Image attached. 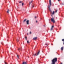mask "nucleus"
Masks as SVG:
<instances>
[{
    "mask_svg": "<svg viewBox=\"0 0 64 64\" xmlns=\"http://www.w3.org/2000/svg\"><path fill=\"white\" fill-rule=\"evenodd\" d=\"M19 50H21V49L20 48H18V50L20 52V51H19Z\"/></svg>",
    "mask_w": 64,
    "mask_h": 64,
    "instance_id": "obj_20",
    "label": "nucleus"
},
{
    "mask_svg": "<svg viewBox=\"0 0 64 64\" xmlns=\"http://www.w3.org/2000/svg\"><path fill=\"white\" fill-rule=\"evenodd\" d=\"M60 64H62V63H61Z\"/></svg>",
    "mask_w": 64,
    "mask_h": 64,
    "instance_id": "obj_34",
    "label": "nucleus"
},
{
    "mask_svg": "<svg viewBox=\"0 0 64 64\" xmlns=\"http://www.w3.org/2000/svg\"><path fill=\"white\" fill-rule=\"evenodd\" d=\"M37 18V17H36V16H35V18Z\"/></svg>",
    "mask_w": 64,
    "mask_h": 64,
    "instance_id": "obj_29",
    "label": "nucleus"
},
{
    "mask_svg": "<svg viewBox=\"0 0 64 64\" xmlns=\"http://www.w3.org/2000/svg\"><path fill=\"white\" fill-rule=\"evenodd\" d=\"M49 2L50 3V5L48 6L49 10L50 11V12L52 13V11H51V10L50 8V6H51V0H49Z\"/></svg>",
    "mask_w": 64,
    "mask_h": 64,
    "instance_id": "obj_2",
    "label": "nucleus"
},
{
    "mask_svg": "<svg viewBox=\"0 0 64 64\" xmlns=\"http://www.w3.org/2000/svg\"><path fill=\"white\" fill-rule=\"evenodd\" d=\"M51 21L52 22H53L54 23H55V20H54V18H51Z\"/></svg>",
    "mask_w": 64,
    "mask_h": 64,
    "instance_id": "obj_3",
    "label": "nucleus"
},
{
    "mask_svg": "<svg viewBox=\"0 0 64 64\" xmlns=\"http://www.w3.org/2000/svg\"><path fill=\"white\" fill-rule=\"evenodd\" d=\"M61 1V0H58V1Z\"/></svg>",
    "mask_w": 64,
    "mask_h": 64,
    "instance_id": "obj_30",
    "label": "nucleus"
},
{
    "mask_svg": "<svg viewBox=\"0 0 64 64\" xmlns=\"http://www.w3.org/2000/svg\"><path fill=\"white\" fill-rule=\"evenodd\" d=\"M17 57H18V58H19V56H18V55H17Z\"/></svg>",
    "mask_w": 64,
    "mask_h": 64,
    "instance_id": "obj_26",
    "label": "nucleus"
},
{
    "mask_svg": "<svg viewBox=\"0 0 64 64\" xmlns=\"http://www.w3.org/2000/svg\"><path fill=\"white\" fill-rule=\"evenodd\" d=\"M22 64H27V62H23Z\"/></svg>",
    "mask_w": 64,
    "mask_h": 64,
    "instance_id": "obj_9",
    "label": "nucleus"
},
{
    "mask_svg": "<svg viewBox=\"0 0 64 64\" xmlns=\"http://www.w3.org/2000/svg\"><path fill=\"white\" fill-rule=\"evenodd\" d=\"M52 64H55V62L57 61V58H54L52 60Z\"/></svg>",
    "mask_w": 64,
    "mask_h": 64,
    "instance_id": "obj_1",
    "label": "nucleus"
},
{
    "mask_svg": "<svg viewBox=\"0 0 64 64\" xmlns=\"http://www.w3.org/2000/svg\"><path fill=\"white\" fill-rule=\"evenodd\" d=\"M46 45H47V46H48V44H46Z\"/></svg>",
    "mask_w": 64,
    "mask_h": 64,
    "instance_id": "obj_27",
    "label": "nucleus"
},
{
    "mask_svg": "<svg viewBox=\"0 0 64 64\" xmlns=\"http://www.w3.org/2000/svg\"><path fill=\"white\" fill-rule=\"evenodd\" d=\"M38 21H37V20H36V23H37Z\"/></svg>",
    "mask_w": 64,
    "mask_h": 64,
    "instance_id": "obj_31",
    "label": "nucleus"
},
{
    "mask_svg": "<svg viewBox=\"0 0 64 64\" xmlns=\"http://www.w3.org/2000/svg\"><path fill=\"white\" fill-rule=\"evenodd\" d=\"M33 7H34V6H32V8H33Z\"/></svg>",
    "mask_w": 64,
    "mask_h": 64,
    "instance_id": "obj_21",
    "label": "nucleus"
},
{
    "mask_svg": "<svg viewBox=\"0 0 64 64\" xmlns=\"http://www.w3.org/2000/svg\"><path fill=\"white\" fill-rule=\"evenodd\" d=\"M26 24L27 25H29V20H28L26 21Z\"/></svg>",
    "mask_w": 64,
    "mask_h": 64,
    "instance_id": "obj_5",
    "label": "nucleus"
},
{
    "mask_svg": "<svg viewBox=\"0 0 64 64\" xmlns=\"http://www.w3.org/2000/svg\"><path fill=\"white\" fill-rule=\"evenodd\" d=\"M27 35H28V33L27 34Z\"/></svg>",
    "mask_w": 64,
    "mask_h": 64,
    "instance_id": "obj_33",
    "label": "nucleus"
},
{
    "mask_svg": "<svg viewBox=\"0 0 64 64\" xmlns=\"http://www.w3.org/2000/svg\"><path fill=\"white\" fill-rule=\"evenodd\" d=\"M61 49L62 51H63V47H62L61 48Z\"/></svg>",
    "mask_w": 64,
    "mask_h": 64,
    "instance_id": "obj_11",
    "label": "nucleus"
},
{
    "mask_svg": "<svg viewBox=\"0 0 64 64\" xmlns=\"http://www.w3.org/2000/svg\"><path fill=\"white\" fill-rule=\"evenodd\" d=\"M5 64H7V63L5 62Z\"/></svg>",
    "mask_w": 64,
    "mask_h": 64,
    "instance_id": "obj_23",
    "label": "nucleus"
},
{
    "mask_svg": "<svg viewBox=\"0 0 64 64\" xmlns=\"http://www.w3.org/2000/svg\"><path fill=\"white\" fill-rule=\"evenodd\" d=\"M27 42L28 43H29V41L27 40Z\"/></svg>",
    "mask_w": 64,
    "mask_h": 64,
    "instance_id": "obj_25",
    "label": "nucleus"
},
{
    "mask_svg": "<svg viewBox=\"0 0 64 64\" xmlns=\"http://www.w3.org/2000/svg\"><path fill=\"white\" fill-rule=\"evenodd\" d=\"M54 27V26H52L51 28L50 29V31H52V30H53V28Z\"/></svg>",
    "mask_w": 64,
    "mask_h": 64,
    "instance_id": "obj_6",
    "label": "nucleus"
},
{
    "mask_svg": "<svg viewBox=\"0 0 64 64\" xmlns=\"http://www.w3.org/2000/svg\"><path fill=\"white\" fill-rule=\"evenodd\" d=\"M9 11H10V10L9 9H8V10L7 11V13H9Z\"/></svg>",
    "mask_w": 64,
    "mask_h": 64,
    "instance_id": "obj_12",
    "label": "nucleus"
},
{
    "mask_svg": "<svg viewBox=\"0 0 64 64\" xmlns=\"http://www.w3.org/2000/svg\"><path fill=\"white\" fill-rule=\"evenodd\" d=\"M26 20H27V19H25L23 21L24 22H26Z\"/></svg>",
    "mask_w": 64,
    "mask_h": 64,
    "instance_id": "obj_10",
    "label": "nucleus"
},
{
    "mask_svg": "<svg viewBox=\"0 0 64 64\" xmlns=\"http://www.w3.org/2000/svg\"><path fill=\"white\" fill-rule=\"evenodd\" d=\"M54 11H53V13H52V14H51V16L52 17L53 16L52 15L54 14Z\"/></svg>",
    "mask_w": 64,
    "mask_h": 64,
    "instance_id": "obj_7",
    "label": "nucleus"
},
{
    "mask_svg": "<svg viewBox=\"0 0 64 64\" xmlns=\"http://www.w3.org/2000/svg\"><path fill=\"white\" fill-rule=\"evenodd\" d=\"M25 38L26 40H27V36H25Z\"/></svg>",
    "mask_w": 64,
    "mask_h": 64,
    "instance_id": "obj_13",
    "label": "nucleus"
},
{
    "mask_svg": "<svg viewBox=\"0 0 64 64\" xmlns=\"http://www.w3.org/2000/svg\"><path fill=\"white\" fill-rule=\"evenodd\" d=\"M44 27H45V25H44Z\"/></svg>",
    "mask_w": 64,
    "mask_h": 64,
    "instance_id": "obj_32",
    "label": "nucleus"
},
{
    "mask_svg": "<svg viewBox=\"0 0 64 64\" xmlns=\"http://www.w3.org/2000/svg\"><path fill=\"white\" fill-rule=\"evenodd\" d=\"M22 6H23L24 5V3L23 2L22 4Z\"/></svg>",
    "mask_w": 64,
    "mask_h": 64,
    "instance_id": "obj_17",
    "label": "nucleus"
},
{
    "mask_svg": "<svg viewBox=\"0 0 64 64\" xmlns=\"http://www.w3.org/2000/svg\"><path fill=\"white\" fill-rule=\"evenodd\" d=\"M22 1H20L19 2V3H22Z\"/></svg>",
    "mask_w": 64,
    "mask_h": 64,
    "instance_id": "obj_14",
    "label": "nucleus"
},
{
    "mask_svg": "<svg viewBox=\"0 0 64 64\" xmlns=\"http://www.w3.org/2000/svg\"><path fill=\"white\" fill-rule=\"evenodd\" d=\"M16 41H17V42H19V40H18V39H17L16 40Z\"/></svg>",
    "mask_w": 64,
    "mask_h": 64,
    "instance_id": "obj_18",
    "label": "nucleus"
},
{
    "mask_svg": "<svg viewBox=\"0 0 64 64\" xmlns=\"http://www.w3.org/2000/svg\"><path fill=\"white\" fill-rule=\"evenodd\" d=\"M40 53V51H39L38 53L37 54V55H36V54H35L34 55V56H37V55H38Z\"/></svg>",
    "mask_w": 64,
    "mask_h": 64,
    "instance_id": "obj_4",
    "label": "nucleus"
},
{
    "mask_svg": "<svg viewBox=\"0 0 64 64\" xmlns=\"http://www.w3.org/2000/svg\"><path fill=\"white\" fill-rule=\"evenodd\" d=\"M62 5H64V3H62Z\"/></svg>",
    "mask_w": 64,
    "mask_h": 64,
    "instance_id": "obj_19",
    "label": "nucleus"
},
{
    "mask_svg": "<svg viewBox=\"0 0 64 64\" xmlns=\"http://www.w3.org/2000/svg\"><path fill=\"white\" fill-rule=\"evenodd\" d=\"M31 33H32L31 32H30V34H31Z\"/></svg>",
    "mask_w": 64,
    "mask_h": 64,
    "instance_id": "obj_22",
    "label": "nucleus"
},
{
    "mask_svg": "<svg viewBox=\"0 0 64 64\" xmlns=\"http://www.w3.org/2000/svg\"><path fill=\"white\" fill-rule=\"evenodd\" d=\"M62 41H64V39H62Z\"/></svg>",
    "mask_w": 64,
    "mask_h": 64,
    "instance_id": "obj_24",
    "label": "nucleus"
},
{
    "mask_svg": "<svg viewBox=\"0 0 64 64\" xmlns=\"http://www.w3.org/2000/svg\"><path fill=\"white\" fill-rule=\"evenodd\" d=\"M37 37H35V38H33V40H37Z\"/></svg>",
    "mask_w": 64,
    "mask_h": 64,
    "instance_id": "obj_8",
    "label": "nucleus"
},
{
    "mask_svg": "<svg viewBox=\"0 0 64 64\" xmlns=\"http://www.w3.org/2000/svg\"><path fill=\"white\" fill-rule=\"evenodd\" d=\"M32 1H31V2H30V4H31V3H32Z\"/></svg>",
    "mask_w": 64,
    "mask_h": 64,
    "instance_id": "obj_15",
    "label": "nucleus"
},
{
    "mask_svg": "<svg viewBox=\"0 0 64 64\" xmlns=\"http://www.w3.org/2000/svg\"><path fill=\"white\" fill-rule=\"evenodd\" d=\"M1 44H2V45H3V43L2 42L1 43Z\"/></svg>",
    "mask_w": 64,
    "mask_h": 64,
    "instance_id": "obj_28",
    "label": "nucleus"
},
{
    "mask_svg": "<svg viewBox=\"0 0 64 64\" xmlns=\"http://www.w3.org/2000/svg\"><path fill=\"white\" fill-rule=\"evenodd\" d=\"M52 45H53V44H52Z\"/></svg>",
    "mask_w": 64,
    "mask_h": 64,
    "instance_id": "obj_35",
    "label": "nucleus"
},
{
    "mask_svg": "<svg viewBox=\"0 0 64 64\" xmlns=\"http://www.w3.org/2000/svg\"><path fill=\"white\" fill-rule=\"evenodd\" d=\"M57 11H58V10H55V12H56V13L57 12Z\"/></svg>",
    "mask_w": 64,
    "mask_h": 64,
    "instance_id": "obj_16",
    "label": "nucleus"
}]
</instances>
